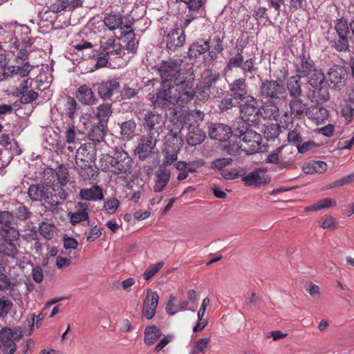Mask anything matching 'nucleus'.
<instances>
[{"label": "nucleus", "mask_w": 354, "mask_h": 354, "mask_svg": "<svg viewBox=\"0 0 354 354\" xmlns=\"http://www.w3.org/2000/svg\"><path fill=\"white\" fill-rule=\"evenodd\" d=\"M154 69L160 75L162 82H173L178 89L192 88L195 80L194 73H181L182 61L180 59H169L158 63Z\"/></svg>", "instance_id": "obj_1"}, {"label": "nucleus", "mask_w": 354, "mask_h": 354, "mask_svg": "<svg viewBox=\"0 0 354 354\" xmlns=\"http://www.w3.org/2000/svg\"><path fill=\"white\" fill-rule=\"evenodd\" d=\"M178 89L176 84L162 82L160 88L157 90L153 101L156 107L169 108L174 105L183 106L193 100V87Z\"/></svg>", "instance_id": "obj_2"}, {"label": "nucleus", "mask_w": 354, "mask_h": 354, "mask_svg": "<svg viewBox=\"0 0 354 354\" xmlns=\"http://www.w3.org/2000/svg\"><path fill=\"white\" fill-rule=\"evenodd\" d=\"M102 171H109L122 178L132 176L133 160L127 152L116 149L113 155L103 154L100 160Z\"/></svg>", "instance_id": "obj_3"}, {"label": "nucleus", "mask_w": 354, "mask_h": 354, "mask_svg": "<svg viewBox=\"0 0 354 354\" xmlns=\"http://www.w3.org/2000/svg\"><path fill=\"white\" fill-rule=\"evenodd\" d=\"M334 28L336 34L328 32L326 36L329 44L338 52L349 51V23L344 17H341L336 19Z\"/></svg>", "instance_id": "obj_4"}, {"label": "nucleus", "mask_w": 354, "mask_h": 354, "mask_svg": "<svg viewBox=\"0 0 354 354\" xmlns=\"http://www.w3.org/2000/svg\"><path fill=\"white\" fill-rule=\"evenodd\" d=\"M122 48L120 43L116 39L110 38L102 43L99 49L92 50V55H89L96 59L94 65L95 69L104 67L109 62V59L121 56Z\"/></svg>", "instance_id": "obj_5"}, {"label": "nucleus", "mask_w": 354, "mask_h": 354, "mask_svg": "<svg viewBox=\"0 0 354 354\" xmlns=\"http://www.w3.org/2000/svg\"><path fill=\"white\" fill-rule=\"evenodd\" d=\"M259 95L268 102H277L286 98V89L283 84L274 80L262 81L259 88Z\"/></svg>", "instance_id": "obj_6"}, {"label": "nucleus", "mask_w": 354, "mask_h": 354, "mask_svg": "<svg viewBox=\"0 0 354 354\" xmlns=\"http://www.w3.org/2000/svg\"><path fill=\"white\" fill-rule=\"evenodd\" d=\"M7 60L6 55L0 53V81L8 80L9 77H25L28 75L32 70V66L29 62H26L22 66H7Z\"/></svg>", "instance_id": "obj_7"}, {"label": "nucleus", "mask_w": 354, "mask_h": 354, "mask_svg": "<svg viewBox=\"0 0 354 354\" xmlns=\"http://www.w3.org/2000/svg\"><path fill=\"white\" fill-rule=\"evenodd\" d=\"M19 232L0 233V251L6 257L15 259L19 254L18 241Z\"/></svg>", "instance_id": "obj_8"}, {"label": "nucleus", "mask_w": 354, "mask_h": 354, "mask_svg": "<svg viewBox=\"0 0 354 354\" xmlns=\"http://www.w3.org/2000/svg\"><path fill=\"white\" fill-rule=\"evenodd\" d=\"M239 110L241 120L248 124H255L259 119L260 108L252 96H249L240 103Z\"/></svg>", "instance_id": "obj_9"}, {"label": "nucleus", "mask_w": 354, "mask_h": 354, "mask_svg": "<svg viewBox=\"0 0 354 354\" xmlns=\"http://www.w3.org/2000/svg\"><path fill=\"white\" fill-rule=\"evenodd\" d=\"M348 79V72L344 66L333 65L326 74V82L328 86L334 90L344 88Z\"/></svg>", "instance_id": "obj_10"}, {"label": "nucleus", "mask_w": 354, "mask_h": 354, "mask_svg": "<svg viewBox=\"0 0 354 354\" xmlns=\"http://www.w3.org/2000/svg\"><path fill=\"white\" fill-rule=\"evenodd\" d=\"M21 337L18 330H13L9 328L0 330L1 350L3 354H14L17 349L16 342Z\"/></svg>", "instance_id": "obj_11"}, {"label": "nucleus", "mask_w": 354, "mask_h": 354, "mask_svg": "<svg viewBox=\"0 0 354 354\" xmlns=\"http://www.w3.org/2000/svg\"><path fill=\"white\" fill-rule=\"evenodd\" d=\"M163 117L153 111H150L145 115L143 119V128L147 135L159 138L164 127Z\"/></svg>", "instance_id": "obj_12"}, {"label": "nucleus", "mask_w": 354, "mask_h": 354, "mask_svg": "<svg viewBox=\"0 0 354 354\" xmlns=\"http://www.w3.org/2000/svg\"><path fill=\"white\" fill-rule=\"evenodd\" d=\"M158 138L144 134L140 139L138 145L135 149V154L139 160H145L155 153V149Z\"/></svg>", "instance_id": "obj_13"}, {"label": "nucleus", "mask_w": 354, "mask_h": 354, "mask_svg": "<svg viewBox=\"0 0 354 354\" xmlns=\"http://www.w3.org/2000/svg\"><path fill=\"white\" fill-rule=\"evenodd\" d=\"M166 48L169 51H175L185 42V34L183 28L171 29L165 36Z\"/></svg>", "instance_id": "obj_14"}, {"label": "nucleus", "mask_w": 354, "mask_h": 354, "mask_svg": "<svg viewBox=\"0 0 354 354\" xmlns=\"http://www.w3.org/2000/svg\"><path fill=\"white\" fill-rule=\"evenodd\" d=\"M32 80L27 78L24 80L17 87V95L20 96V101L23 104H29L38 97V94L32 87Z\"/></svg>", "instance_id": "obj_15"}, {"label": "nucleus", "mask_w": 354, "mask_h": 354, "mask_svg": "<svg viewBox=\"0 0 354 354\" xmlns=\"http://www.w3.org/2000/svg\"><path fill=\"white\" fill-rule=\"evenodd\" d=\"M316 68L314 61L309 55L302 53L295 62V68L297 76L306 77Z\"/></svg>", "instance_id": "obj_16"}, {"label": "nucleus", "mask_w": 354, "mask_h": 354, "mask_svg": "<svg viewBox=\"0 0 354 354\" xmlns=\"http://www.w3.org/2000/svg\"><path fill=\"white\" fill-rule=\"evenodd\" d=\"M229 91L230 96L235 100L243 102L244 100L249 97L248 95V86L245 78L240 77L234 80L229 85Z\"/></svg>", "instance_id": "obj_17"}, {"label": "nucleus", "mask_w": 354, "mask_h": 354, "mask_svg": "<svg viewBox=\"0 0 354 354\" xmlns=\"http://www.w3.org/2000/svg\"><path fill=\"white\" fill-rule=\"evenodd\" d=\"M159 296L156 292L148 290L143 304L142 314L148 319H151L156 311Z\"/></svg>", "instance_id": "obj_18"}, {"label": "nucleus", "mask_w": 354, "mask_h": 354, "mask_svg": "<svg viewBox=\"0 0 354 354\" xmlns=\"http://www.w3.org/2000/svg\"><path fill=\"white\" fill-rule=\"evenodd\" d=\"M51 185L44 184L31 185L28 191V196L32 201L45 202L48 204Z\"/></svg>", "instance_id": "obj_19"}, {"label": "nucleus", "mask_w": 354, "mask_h": 354, "mask_svg": "<svg viewBox=\"0 0 354 354\" xmlns=\"http://www.w3.org/2000/svg\"><path fill=\"white\" fill-rule=\"evenodd\" d=\"M208 133L212 139L226 142L232 136V130L228 125L216 123L209 127Z\"/></svg>", "instance_id": "obj_20"}, {"label": "nucleus", "mask_w": 354, "mask_h": 354, "mask_svg": "<svg viewBox=\"0 0 354 354\" xmlns=\"http://www.w3.org/2000/svg\"><path fill=\"white\" fill-rule=\"evenodd\" d=\"M98 95L103 100H109L120 88V83L115 80H109L94 86Z\"/></svg>", "instance_id": "obj_21"}, {"label": "nucleus", "mask_w": 354, "mask_h": 354, "mask_svg": "<svg viewBox=\"0 0 354 354\" xmlns=\"http://www.w3.org/2000/svg\"><path fill=\"white\" fill-rule=\"evenodd\" d=\"M19 232L18 224L12 212L0 211V233Z\"/></svg>", "instance_id": "obj_22"}, {"label": "nucleus", "mask_w": 354, "mask_h": 354, "mask_svg": "<svg viewBox=\"0 0 354 354\" xmlns=\"http://www.w3.org/2000/svg\"><path fill=\"white\" fill-rule=\"evenodd\" d=\"M75 170L84 180H91L97 173L92 165V163L95 164V161L81 160L80 158L75 159Z\"/></svg>", "instance_id": "obj_23"}, {"label": "nucleus", "mask_w": 354, "mask_h": 354, "mask_svg": "<svg viewBox=\"0 0 354 354\" xmlns=\"http://www.w3.org/2000/svg\"><path fill=\"white\" fill-rule=\"evenodd\" d=\"M289 109L291 117L300 120L306 115L309 106L300 97H293L289 102Z\"/></svg>", "instance_id": "obj_24"}, {"label": "nucleus", "mask_w": 354, "mask_h": 354, "mask_svg": "<svg viewBox=\"0 0 354 354\" xmlns=\"http://www.w3.org/2000/svg\"><path fill=\"white\" fill-rule=\"evenodd\" d=\"M97 148L95 142H85L82 144L76 151L75 159L96 160Z\"/></svg>", "instance_id": "obj_25"}, {"label": "nucleus", "mask_w": 354, "mask_h": 354, "mask_svg": "<svg viewBox=\"0 0 354 354\" xmlns=\"http://www.w3.org/2000/svg\"><path fill=\"white\" fill-rule=\"evenodd\" d=\"M88 205L86 203L79 202L75 205L76 211L68 213L70 222L73 225L88 221L89 218L88 213Z\"/></svg>", "instance_id": "obj_26"}, {"label": "nucleus", "mask_w": 354, "mask_h": 354, "mask_svg": "<svg viewBox=\"0 0 354 354\" xmlns=\"http://www.w3.org/2000/svg\"><path fill=\"white\" fill-rule=\"evenodd\" d=\"M102 188L99 185H92L89 188H83L80 192V197L87 201H99L104 198Z\"/></svg>", "instance_id": "obj_27"}, {"label": "nucleus", "mask_w": 354, "mask_h": 354, "mask_svg": "<svg viewBox=\"0 0 354 354\" xmlns=\"http://www.w3.org/2000/svg\"><path fill=\"white\" fill-rule=\"evenodd\" d=\"M170 177V170L166 167L160 165L156 172V180L153 187L154 192H162L168 184Z\"/></svg>", "instance_id": "obj_28"}, {"label": "nucleus", "mask_w": 354, "mask_h": 354, "mask_svg": "<svg viewBox=\"0 0 354 354\" xmlns=\"http://www.w3.org/2000/svg\"><path fill=\"white\" fill-rule=\"evenodd\" d=\"M306 116L316 124H320L328 119V113L324 106H311L308 109Z\"/></svg>", "instance_id": "obj_29"}, {"label": "nucleus", "mask_w": 354, "mask_h": 354, "mask_svg": "<svg viewBox=\"0 0 354 354\" xmlns=\"http://www.w3.org/2000/svg\"><path fill=\"white\" fill-rule=\"evenodd\" d=\"M123 18L120 15H108L104 19V25L110 30L119 29L120 35L122 31H126L130 28L129 24H123Z\"/></svg>", "instance_id": "obj_30"}, {"label": "nucleus", "mask_w": 354, "mask_h": 354, "mask_svg": "<svg viewBox=\"0 0 354 354\" xmlns=\"http://www.w3.org/2000/svg\"><path fill=\"white\" fill-rule=\"evenodd\" d=\"M75 96L80 102L85 105H93L97 100L92 89L86 84L77 88Z\"/></svg>", "instance_id": "obj_31"}, {"label": "nucleus", "mask_w": 354, "mask_h": 354, "mask_svg": "<svg viewBox=\"0 0 354 354\" xmlns=\"http://www.w3.org/2000/svg\"><path fill=\"white\" fill-rule=\"evenodd\" d=\"M53 185L51 186L49 194V201L48 204L50 206H57L62 201H65L68 194V192L62 187Z\"/></svg>", "instance_id": "obj_32"}, {"label": "nucleus", "mask_w": 354, "mask_h": 354, "mask_svg": "<svg viewBox=\"0 0 354 354\" xmlns=\"http://www.w3.org/2000/svg\"><path fill=\"white\" fill-rule=\"evenodd\" d=\"M246 185H257L266 184L268 182L265 172L261 169H257L242 178Z\"/></svg>", "instance_id": "obj_33"}, {"label": "nucleus", "mask_w": 354, "mask_h": 354, "mask_svg": "<svg viewBox=\"0 0 354 354\" xmlns=\"http://www.w3.org/2000/svg\"><path fill=\"white\" fill-rule=\"evenodd\" d=\"M209 50V40H199L194 42L189 48L188 56L196 59Z\"/></svg>", "instance_id": "obj_34"}, {"label": "nucleus", "mask_w": 354, "mask_h": 354, "mask_svg": "<svg viewBox=\"0 0 354 354\" xmlns=\"http://www.w3.org/2000/svg\"><path fill=\"white\" fill-rule=\"evenodd\" d=\"M277 120L279 117V108L276 102H266L260 107L259 118Z\"/></svg>", "instance_id": "obj_35"}, {"label": "nucleus", "mask_w": 354, "mask_h": 354, "mask_svg": "<svg viewBox=\"0 0 354 354\" xmlns=\"http://www.w3.org/2000/svg\"><path fill=\"white\" fill-rule=\"evenodd\" d=\"M245 46L242 45H236L234 50L236 51L234 55L232 56L227 64L226 68L231 71L233 68H240L243 62V50Z\"/></svg>", "instance_id": "obj_36"}, {"label": "nucleus", "mask_w": 354, "mask_h": 354, "mask_svg": "<svg viewBox=\"0 0 354 354\" xmlns=\"http://www.w3.org/2000/svg\"><path fill=\"white\" fill-rule=\"evenodd\" d=\"M306 77L309 84L315 90H321L322 84L326 80L322 70L317 68V67Z\"/></svg>", "instance_id": "obj_37"}, {"label": "nucleus", "mask_w": 354, "mask_h": 354, "mask_svg": "<svg viewBox=\"0 0 354 354\" xmlns=\"http://www.w3.org/2000/svg\"><path fill=\"white\" fill-rule=\"evenodd\" d=\"M106 133V125L104 124H100L98 125L93 127L88 132V138L91 141V142H95V145L104 142V137Z\"/></svg>", "instance_id": "obj_38"}, {"label": "nucleus", "mask_w": 354, "mask_h": 354, "mask_svg": "<svg viewBox=\"0 0 354 354\" xmlns=\"http://www.w3.org/2000/svg\"><path fill=\"white\" fill-rule=\"evenodd\" d=\"M301 78L297 75H294L291 76L287 81V88L292 98L299 97L301 95Z\"/></svg>", "instance_id": "obj_39"}, {"label": "nucleus", "mask_w": 354, "mask_h": 354, "mask_svg": "<svg viewBox=\"0 0 354 354\" xmlns=\"http://www.w3.org/2000/svg\"><path fill=\"white\" fill-rule=\"evenodd\" d=\"M160 329L155 325L147 326L145 330L144 342L148 345L153 344L161 336Z\"/></svg>", "instance_id": "obj_40"}, {"label": "nucleus", "mask_w": 354, "mask_h": 354, "mask_svg": "<svg viewBox=\"0 0 354 354\" xmlns=\"http://www.w3.org/2000/svg\"><path fill=\"white\" fill-rule=\"evenodd\" d=\"M220 75L218 73H212L206 71L201 75V80L198 84V87L205 90H209L212 84L216 82L219 79Z\"/></svg>", "instance_id": "obj_41"}, {"label": "nucleus", "mask_w": 354, "mask_h": 354, "mask_svg": "<svg viewBox=\"0 0 354 354\" xmlns=\"http://www.w3.org/2000/svg\"><path fill=\"white\" fill-rule=\"evenodd\" d=\"M327 164L324 161L312 160L303 167V170L306 174H312L313 173L322 174L326 171Z\"/></svg>", "instance_id": "obj_42"}, {"label": "nucleus", "mask_w": 354, "mask_h": 354, "mask_svg": "<svg viewBox=\"0 0 354 354\" xmlns=\"http://www.w3.org/2000/svg\"><path fill=\"white\" fill-rule=\"evenodd\" d=\"M124 39V41H127V49L129 53H134L138 45V41L135 39V33L131 28L127 29L126 31H122L120 35Z\"/></svg>", "instance_id": "obj_43"}, {"label": "nucleus", "mask_w": 354, "mask_h": 354, "mask_svg": "<svg viewBox=\"0 0 354 354\" xmlns=\"http://www.w3.org/2000/svg\"><path fill=\"white\" fill-rule=\"evenodd\" d=\"M180 131H174L171 130L165 136V147L169 148H174V147L177 149H180L183 143L181 136L179 134Z\"/></svg>", "instance_id": "obj_44"}, {"label": "nucleus", "mask_w": 354, "mask_h": 354, "mask_svg": "<svg viewBox=\"0 0 354 354\" xmlns=\"http://www.w3.org/2000/svg\"><path fill=\"white\" fill-rule=\"evenodd\" d=\"M337 202L335 199L330 198H325L318 201L317 203L305 207V211H319L322 209L335 207Z\"/></svg>", "instance_id": "obj_45"}, {"label": "nucleus", "mask_w": 354, "mask_h": 354, "mask_svg": "<svg viewBox=\"0 0 354 354\" xmlns=\"http://www.w3.org/2000/svg\"><path fill=\"white\" fill-rule=\"evenodd\" d=\"M240 149L247 155L257 153L261 149V139L254 138L245 144H241Z\"/></svg>", "instance_id": "obj_46"}, {"label": "nucleus", "mask_w": 354, "mask_h": 354, "mask_svg": "<svg viewBox=\"0 0 354 354\" xmlns=\"http://www.w3.org/2000/svg\"><path fill=\"white\" fill-rule=\"evenodd\" d=\"M112 113L111 106L109 104H102L97 108L96 117L100 124L106 123Z\"/></svg>", "instance_id": "obj_47"}, {"label": "nucleus", "mask_w": 354, "mask_h": 354, "mask_svg": "<svg viewBox=\"0 0 354 354\" xmlns=\"http://www.w3.org/2000/svg\"><path fill=\"white\" fill-rule=\"evenodd\" d=\"M136 124L133 120H129L122 122L120 125L121 134L126 138L127 140H130L133 138Z\"/></svg>", "instance_id": "obj_48"}, {"label": "nucleus", "mask_w": 354, "mask_h": 354, "mask_svg": "<svg viewBox=\"0 0 354 354\" xmlns=\"http://www.w3.org/2000/svg\"><path fill=\"white\" fill-rule=\"evenodd\" d=\"M64 108L65 114L73 120L77 109V103L75 98L67 96L64 100Z\"/></svg>", "instance_id": "obj_49"}, {"label": "nucleus", "mask_w": 354, "mask_h": 354, "mask_svg": "<svg viewBox=\"0 0 354 354\" xmlns=\"http://www.w3.org/2000/svg\"><path fill=\"white\" fill-rule=\"evenodd\" d=\"M179 149H177L175 147L171 149L168 147H165L163 149L165 158L162 166L166 167L167 165H171L175 162L177 160Z\"/></svg>", "instance_id": "obj_50"}, {"label": "nucleus", "mask_w": 354, "mask_h": 354, "mask_svg": "<svg viewBox=\"0 0 354 354\" xmlns=\"http://www.w3.org/2000/svg\"><path fill=\"white\" fill-rule=\"evenodd\" d=\"M214 42V47L210 50H208L209 56L212 60L217 59L218 55L223 50V38L219 35L215 36L213 39Z\"/></svg>", "instance_id": "obj_51"}, {"label": "nucleus", "mask_w": 354, "mask_h": 354, "mask_svg": "<svg viewBox=\"0 0 354 354\" xmlns=\"http://www.w3.org/2000/svg\"><path fill=\"white\" fill-rule=\"evenodd\" d=\"M57 180L61 186H65L68 181V172L64 165H59L55 169Z\"/></svg>", "instance_id": "obj_52"}, {"label": "nucleus", "mask_w": 354, "mask_h": 354, "mask_svg": "<svg viewBox=\"0 0 354 354\" xmlns=\"http://www.w3.org/2000/svg\"><path fill=\"white\" fill-rule=\"evenodd\" d=\"M13 307L12 301L6 297H0V317L5 318Z\"/></svg>", "instance_id": "obj_53"}, {"label": "nucleus", "mask_w": 354, "mask_h": 354, "mask_svg": "<svg viewBox=\"0 0 354 354\" xmlns=\"http://www.w3.org/2000/svg\"><path fill=\"white\" fill-rule=\"evenodd\" d=\"M55 226L46 222H42L39 226V232L46 239L50 240L53 237Z\"/></svg>", "instance_id": "obj_54"}, {"label": "nucleus", "mask_w": 354, "mask_h": 354, "mask_svg": "<svg viewBox=\"0 0 354 354\" xmlns=\"http://www.w3.org/2000/svg\"><path fill=\"white\" fill-rule=\"evenodd\" d=\"M279 133L280 128L277 124H272L265 127L264 136L268 140H274Z\"/></svg>", "instance_id": "obj_55"}, {"label": "nucleus", "mask_w": 354, "mask_h": 354, "mask_svg": "<svg viewBox=\"0 0 354 354\" xmlns=\"http://www.w3.org/2000/svg\"><path fill=\"white\" fill-rule=\"evenodd\" d=\"M237 127H234L232 135L241 140V138L245 136V134H246L248 131H250L248 126H250L251 124H248L247 123V122H245L243 120H242L240 123L237 122Z\"/></svg>", "instance_id": "obj_56"}, {"label": "nucleus", "mask_w": 354, "mask_h": 354, "mask_svg": "<svg viewBox=\"0 0 354 354\" xmlns=\"http://www.w3.org/2000/svg\"><path fill=\"white\" fill-rule=\"evenodd\" d=\"M205 137V133L192 131L187 136V142L191 146H196L200 145Z\"/></svg>", "instance_id": "obj_57"}, {"label": "nucleus", "mask_w": 354, "mask_h": 354, "mask_svg": "<svg viewBox=\"0 0 354 354\" xmlns=\"http://www.w3.org/2000/svg\"><path fill=\"white\" fill-rule=\"evenodd\" d=\"M354 182V173L344 176L337 180L330 183L328 186V189L339 187L346 185L351 184Z\"/></svg>", "instance_id": "obj_58"}, {"label": "nucleus", "mask_w": 354, "mask_h": 354, "mask_svg": "<svg viewBox=\"0 0 354 354\" xmlns=\"http://www.w3.org/2000/svg\"><path fill=\"white\" fill-rule=\"evenodd\" d=\"M31 212L29 211L28 208L21 204L18 206L15 210V219H18L19 221H26L30 218Z\"/></svg>", "instance_id": "obj_59"}, {"label": "nucleus", "mask_w": 354, "mask_h": 354, "mask_svg": "<svg viewBox=\"0 0 354 354\" xmlns=\"http://www.w3.org/2000/svg\"><path fill=\"white\" fill-rule=\"evenodd\" d=\"M120 202L116 198H111L104 201V209L106 214H113L117 211Z\"/></svg>", "instance_id": "obj_60"}, {"label": "nucleus", "mask_w": 354, "mask_h": 354, "mask_svg": "<svg viewBox=\"0 0 354 354\" xmlns=\"http://www.w3.org/2000/svg\"><path fill=\"white\" fill-rule=\"evenodd\" d=\"M73 47L78 51H85L86 56H88L89 58H93L92 57H90L89 55H92V50H95V49H93V45L91 42L82 41L81 42L75 44Z\"/></svg>", "instance_id": "obj_61"}, {"label": "nucleus", "mask_w": 354, "mask_h": 354, "mask_svg": "<svg viewBox=\"0 0 354 354\" xmlns=\"http://www.w3.org/2000/svg\"><path fill=\"white\" fill-rule=\"evenodd\" d=\"M68 4V2L66 1L57 0L48 8V10L45 11V14L48 12L58 13L64 10L67 7Z\"/></svg>", "instance_id": "obj_62"}, {"label": "nucleus", "mask_w": 354, "mask_h": 354, "mask_svg": "<svg viewBox=\"0 0 354 354\" xmlns=\"http://www.w3.org/2000/svg\"><path fill=\"white\" fill-rule=\"evenodd\" d=\"M240 68H241L245 77H247L248 73L252 74L257 71V68L254 66V59L253 58H250L243 62Z\"/></svg>", "instance_id": "obj_63"}, {"label": "nucleus", "mask_w": 354, "mask_h": 354, "mask_svg": "<svg viewBox=\"0 0 354 354\" xmlns=\"http://www.w3.org/2000/svg\"><path fill=\"white\" fill-rule=\"evenodd\" d=\"M236 106V102L234 101V99L230 97H224L221 100L219 103L218 109L221 112L227 111L230 109H232L233 107Z\"/></svg>", "instance_id": "obj_64"}]
</instances>
